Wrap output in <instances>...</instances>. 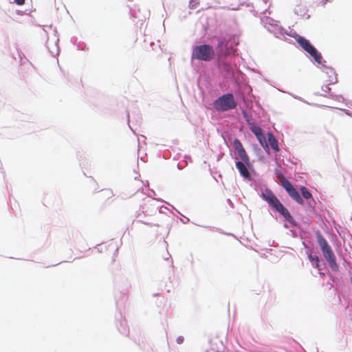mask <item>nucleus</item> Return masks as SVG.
Wrapping results in <instances>:
<instances>
[{
	"instance_id": "f257e3e1",
	"label": "nucleus",
	"mask_w": 352,
	"mask_h": 352,
	"mask_svg": "<svg viewBox=\"0 0 352 352\" xmlns=\"http://www.w3.org/2000/svg\"><path fill=\"white\" fill-rule=\"evenodd\" d=\"M214 56L215 52L213 47L210 45L203 44L193 47L191 58L192 60L209 62L214 59Z\"/></svg>"
},
{
	"instance_id": "f03ea898",
	"label": "nucleus",
	"mask_w": 352,
	"mask_h": 352,
	"mask_svg": "<svg viewBox=\"0 0 352 352\" xmlns=\"http://www.w3.org/2000/svg\"><path fill=\"white\" fill-rule=\"evenodd\" d=\"M213 104L217 111H227L235 109L237 102L232 94H226L216 99Z\"/></svg>"
},
{
	"instance_id": "7ed1b4c3",
	"label": "nucleus",
	"mask_w": 352,
	"mask_h": 352,
	"mask_svg": "<svg viewBox=\"0 0 352 352\" xmlns=\"http://www.w3.org/2000/svg\"><path fill=\"white\" fill-rule=\"evenodd\" d=\"M296 41L300 46L307 53H309L318 63H321L322 58L321 54L318 52L316 49L310 43L307 39L299 36L296 38Z\"/></svg>"
},
{
	"instance_id": "20e7f679",
	"label": "nucleus",
	"mask_w": 352,
	"mask_h": 352,
	"mask_svg": "<svg viewBox=\"0 0 352 352\" xmlns=\"http://www.w3.org/2000/svg\"><path fill=\"white\" fill-rule=\"evenodd\" d=\"M267 203L272 208L281 214L286 220L288 221H291L292 220V217L288 210L284 207L276 197H274Z\"/></svg>"
},
{
	"instance_id": "39448f33",
	"label": "nucleus",
	"mask_w": 352,
	"mask_h": 352,
	"mask_svg": "<svg viewBox=\"0 0 352 352\" xmlns=\"http://www.w3.org/2000/svg\"><path fill=\"white\" fill-rule=\"evenodd\" d=\"M229 41H225L224 40H219L217 48H218V54L219 56H228L232 54H234L235 49L233 46H228Z\"/></svg>"
},
{
	"instance_id": "423d86ee",
	"label": "nucleus",
	"mask_w": 352,
	"mask_h": 352,
	"mask_svg": "<svg viewBox=\"0 0 352 352\" xmlns=\"http://www.w3.org/2000/svg\"><path fill=\"white\" fill-rule=\"evenodd\" d=\"M234 147L236 151L237 152L240 159L241 160V162H244L247 166H250L251 163L250 160V157L247 154L245 150L244 149L241 142L238 139H234Z\"/></svg>"
},
{
	"instance_id": "0eeeda50",
	"label": "nucleus",
	"mask_w": 352,
	"mask_h": 352,
	"mask_svg": "<svg viewBox=\"0 0 352 352\" xmlns=\"http://www.w3.org/2000/svg\"><path fill=\"white\" fill-rule=\"evenodd\" d=\"M324 258L327 260V263L329 265V267L333 272H338L339 270V266L336 262V258L335 254L331 250V248L329 249L322 252Z\"/></svg>"
},
{
	"instance_id": "6e6552de",
	"label": "nucleus",
	"mask_w": 352,
	"mask_h": 352,
	"mask_svg": "<svg viewBox=\"0 0 352 352\" xmlns=\"http://www.w3.org/2000/svg\"><path fill=\"white\" fill-rule=\"evenodd\" d=\"M286 186L284 187L285 190L289 194V195L295 200L298 204L300 205H303L304 201L301 198L298 192L296 190V188L292 186L291 183H286Z\"/></svg>"
},
{
	"instance_id": "1a4fd4ad",
	"label": "nucleus",
	"mask_w": 352,
	"mask_h": 352,
	"mask_svg": "<svg viewBox=\"0 0 352 352\" xmlns=\"http://www.w3.org/2000/svg\"><path fill=\"white\" fill-rule=\"evenodd\" d=\"M236 166L239 170L241 175L245 179H248L250 177V174L248 169V166L245 164L244 162L238 161L236 162Z\"/></svg>"
},
{
	"instance_id": "9d476101",
	"label": "nucleus",
	"mask_w": 352,
	"mask_h": 352,
	"mask_svg": "<svg viewBox=\"0 0 352 352\" xmlns=\"http://www.w3.org/2000/svg\"><path fill=\"white\" fill-rule=\"evenodd\" d=\"M316 239L317 242L320 247L322 252L331 248L329 245L328 242L327 241V240L324 238V236L319 231L316 233Z\"/></svg>"
},
{
	"instance_id": "9b49d317",
	"label": "nucleus",
	"mask_w": 352,
	"mask_h": 352,
	"mask_svg": "<svg viewBox=\"0 0 352 352\" xmlns=\"http://www.w3.org/2000/svg\"><path fill=\"white\" fill-rule=\"evenodd\" d=\"M267 139H268L269 144L270 145L274 151L278 152L279 151V148H278V142H277L275 136L272 133H267Z\"/></svg>"
},
{
	"instance_id": "f8f14e48",
	"label": "nucleus",
	"mask_w": 352,
	"mask_h": 352,
	"mask_svg": "<svg viewBox=\"0 0 352 352\" xmlns=\"http://www.w3.org/2000/svg\"><path fill=\"white\" fill-rule=\"evenodd\" d=\"M99 197L103 200H107L113 197V193L110 189H104L100 192Z\"/></svg>"
},
{
	"instance_id": "ddd939ff",
	"label": "nucleus",
	"mask_w": 352,
	"mask_h": 352,
	"mask_svg": "<svg viewBox=\"0 0 352 352\" xmlns=\"http://www.w3.org/2000/svg\"><path fill=\"white\" fill-rule=\"evenodd\" d=\"M275 197H276L275 195L270 190H265L261 194V197L267 202H269L270 200H272Z\"/></svg>"
},
{
	"instance_id": "4468645a",
	"label": "nucleus",
	"mask_w": 352,
	"mask_h": 352,
	"mask_svg": "<svg viewBox=\"0 0 352 352\" xmlns=\"http://www.w3.org/2000/svg\"><path fill=\"white\" fill-rule=\"evenodd\" d=\"M256 138L257 140H258V142H260L261 145L263 146V148L265 150H269V146H268V144L267 143V141H266V139H265V136L264 135L263 133H262L261 135H258V136H256Z\"/></svg>"
},
{
	"instance_id": "2eb2a0df",
	"label": "nucleus",
	"mask_w": 352,
	"mask_h": 352,
	"mask_svg": "<svg viewBox=\"0 0 352 352\" xmlns=\"http://www.w3.org/2000/svg\"><path fill=\"white\" fill-rule=\"evenodd\" d=\"M308 258L309 259L310 261L311 262H314V267L317 269H319V262H320V260H319V258L318 256L316 255H312V254H309L308 256Z\"/></svg>"
},
{
	"instance_id": "dca6fc26",
	"label": "nucleus",
	"mask_w": 352,
	"mask_h": 352,
	"mask_svg": "<svg viewBox=\"0 0 352 352\" xmlns=\"http://www.w3.org/2000/svg\"><path fill=\"white\" fill-rule=\"evenodd\" d=\"M302 197L306 199H309L312 197L311 193L305 186L300 188Z\"/></svg>"
},
{
	"instance_id": "f3484780",
	"label": "nucleus",
	"mask_w": 352,
	"mask_h": 352,
	"mask_svg": "<svg viewBox=\"0 0 352 352\" xmlns=\"http://www.w3.org/2000/svg\"><path fill=\"white\" fill-rule=\"evenodd\" d=\"M250 130L256 135V137L263 133L261 128L256 125H252L250 127Z\"/></svg>"
},
{
	"instance_id": "a211bd4d",
	"label": "nucleus",
	"mask_w": 352,
	"mask_h": 352,
	"mask_svg": "<svg viewBox=\"0 0 352 352\" xmlns=\"http://www.w3.org/2000/svg\"><path fill=\"white\" fill-rule=\"evenodd\" d=\"M278 179L281 183L282 186L284 188L286 185V183H290L283 174L278 173Z\"/></svg>"
},
{
	"instance_id": "6ab92c4d",
	"label": "nucleus",
	"mask_w": 352,
	"mask_h": 352,
	"mask_svg": "<svg viewBox=\"0 0 352 352\" xmlns=\"http://www.w3.org/2000/svg\"><path fill=\"white\" fill-rule=\"evenodd\" d=\"M25 0H14V2L19 6H22L25 3Z\"/></svg>"
},
{
	"instance_id": "aec40b11",
	"label": "nucleus",
	"mask_w": 352,
	"mask_h": 352,
	"mask_svg": "<svg viewBox=\"0 0 352 352\" xmlns=\"http://www.w3.org/2000/svg\"><path fill=\"white\" fill-rule=\"evenodd\" d=\"M324 87H325V89H324V91L326 93H327L328 91H330V88L327 85H325Z\"/></svg>"
}]
</instances>
